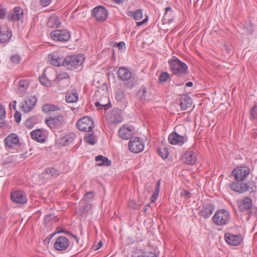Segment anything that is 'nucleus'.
Here are the masks:
<instances>
[{"label":"nucleus","mask_w":257,"mask_h":257,"mask_svg":"<svg viewBox=\"0 0 257 257\" xmlns=\"http://www.w3.org/2000/svg\"><path fill=\"white\" fill-rule=\"evenodd\" d=\"M251 173L249 167L241 166L234 169L231 175L234 178L235 182L230 184V188L236 192L244 193L249 191L250 194L254 193L257 190L255 183L254 181L244 182Z\"/></svg>","instance_id":"f257e3e1"},{"label":"nucleus","mask_w":257,"mask_h":257,"mask_svg":"<svg viewBox=\"0 0 257 257\" xmlns=\"http://www.w3.org/2000/svg\"><path fill=\"white\" fill-rule=\"evenodd\" d=\"M85 60L83 55H70L64 58L63 66L70 70H81Z\"/></svg>","instance_id":"f03ea898"},{"label":"nucleus","mask_w":257,"mask_h":257,"mask_svg":"<svg viewBox=\"0 0 257 257\" xmlns=\"http://www.w3.org/2000/svg\"><path fill=\"white\" fill-rule=\"evenodd\" d=\"M118 79L124 82V86L127 88H132L136 84V81L132 77V72L126 67H120L117 72Z\"/></svg>","instance_id":"7ed1b4c3"},{"label":"nucleus","mask_w":257,"mask_h":257,"mask_svg":"<svg viewBox=\"0 0 257 257\" xmlns=\"http://www.w3.org/2000/svg\"><path fill=\"white\" fill-rule=\"evenodd\" d=\"M231 216L229 211L225 209L217 210L212 217L213 222L219 226H224L230 221Z\"/></svg>","instance_id":"20e7f679"},{"label":"nucleus","mask_w":257,"mask_h":257,"mask_svg":"<svg viewBox=\"0 0 257 257\" xmlns=\"http://www.w3.org/2000/svg\"><path fill=\"white\" fill-rule=\"evenodd\" d=\"M168 63L173 74L181 76L187 73L188 67L187 65L178 59L170 60Z\"/></svg>","instance_id":"39448f33"},{"label":"nucleus","mask_w":257,"mask_h":257,"mask_svg":"<svg viewBox=\"0 0 257 257\" xmlns=\"http://www.w3.org/2000/svg\"><path fill=\"white\" fill-rule=\"evenodd\" d=\"M45 122L51 130H54L64 123V118L63 115L57 113L55 116H50L46 119Z\"/></svg>","instance_id":"423d86ee"},{"label":"nucleus","mask_w":257,"mask_h":257,"mask_svg":"<svg viewBox=\"0 0 257 257\" xmlns=\"http://www.w3.org/2000/svg\"><path fill=\"white\" fill-rule=\"evenodd\" d=\"M78 129L83 132H90L93 128L94 125L93 120L88 116H84L77 122Z\"/></svg>","instance_id":"0eeeda50"},{"label":"nucleus","mask_w":257,"mask_h":257,"mask_svg":"<svg viewBox=\"0 0 257 257\" xmlns=\"http://www.w3.org/2000/svg\"><path fill=\"white\" fill-rule=\"evenodd\" d=\"M50 36L53 40L63 42L68 41L70 38L69 32L65 29L54 30L51 32Z\"/></svg>","instance_id":"6e6552de"},{"label":"nucleus","mask_w":257,"mask_h":257,"mask_svg":"<svg viewBox=\"0 0 257 257\" xmlns=\"http://www.w3.org/2000/svg\"><path fill=\"white\" fill-rule=\"evenodd\" d=\"M106 119L110 124H117L121 122L123 120L121 110L118 108H114L109 111L106 114Z\"/></svg>","instance_id":"1a4fd4ad"},{"label":"nucleus","mask_w":257,"mask_h":257,"mask_svg":"<svg viewBox=\"0 0 257 257\" xmlns=\"http://www.w3.org/2000/svg\"><path fill=\"white\" fill-rule=\"evenodd\" d=\"M37 101V98L34 95L27 97L21 103V109L25 113L31 111L35 106Z\"/></svg>","instance_id":"9d476101"},{"label":"nucleus","mask_w":257,"mask_h":257,"mask_svg":"<svg viewBox=\"0 0 257 257\" xmlns=\"http://www.w3.org/2000/svg\"><path fill=\"white\" fill-rule=\"evenodd\" d=\"M128 148L130 151L134 153H139L143 151L145 148V144L142 139L135 138L129 141Z\"/></svg>","instance_id":"9b49d317"},{"label":"nucleus","mask_w":257,"mask_h":257,"mask_svg":"<svg viewBox=\"0 0 257 257\" xmlns=\"http://www.w3.org/2000/svg\"><path fill=\"white\" fill-rule=\"evenodd\" d=\"M198 151L195 149H190L182 156V160L187 165H193L197 160Z\"/></svg>","instance_id":"f8f14e48"},{"label":"nucleus","mask_w":257,"mask_h":257,"mask_svg":"<svg viewBox=\"0 0 257 257\" xmlns=\"http://www.w3.org/2000/svg\"><path fill=\"white\" fill-rule=\"evenodd\" d=\"M70 245L69 240L65 236L57 237L54 244V248L58 251L66 250Z\"/></svg>","instance_id":"ddd939ff"},{"label":"nucleus","mask_w":257,"mask_h":257,"mask_svg":"<svg viewBox=\"0 0 257 257\" xmlns=\"http://www.w3.org/2000/svg\"><path fill=\"white\" fill-rule=\"evenodd\" d=\"M63 56L57 52H54L48 56V61L52 65L57 67L63 66Z\"/></svg>","instance_id":"4468645a"},{"label":"nucleus","mask_w":257,"mask_h":257,"mask_svg":"<svg viewBox=\"0 0 257 257\" xmlns=\"http://www.w3.org/2000/svg\"><path fill=\"white\" fill-rule=\"evenodd\" d=\"M11 198L13 202L19 204H24L27 202L26 193L21 190H16L11 193Z\"/></svg>","instance_id":"2eb2a0df"},{"label":"nucleus","mask_w":257,"mask_h":257,"mask_svg":"<svg viewBox=\"0 0 257 257\" xmlns=\"http://www.w3.org/2000/svg\"><path fill=\"white\" fill-rule=\"evenodd\" d=\"M6 148H14L20 146L19 139L16 134H11L8 136L4 140Z\"/></svg>","instance_id":"dca6fc26"},{"label":"nucleus","mask_w":257,"mask_h":257,"mask_svg":"<svg viewBox=\"0 0 257 257\" xmlns=\"http://www.w3.org/2000/svg\"><path fill=\"white\" fill-rule=\"evenodd\" d=\"M92 14L97 21H103L107 18V11L104 7L98 6L93 9Z\"/></svg>","instance_id":"f3484780"},{"label":"nucleus","mask_w":257,"mask_h":257,"mask_svg":"<svg viewBox=\"0 0 257 257\" xmlns=\"http://www.w3.org/2000/svg\"><path fill=\"white\" fill-rule=\"evenodd\" d=\"M187 141V139L177 133H172L168 137V142L173 145L181 146Z\"/></svg>","instance_id":"a211bd4d"},{"label":"nucleus","mask_w":257,"mask_h":257,"mask_svg":"<svg viewBox=\"0 0 257 257\" xmlns=\"http://www.w3.org/2000/svg\"><path fill=\"white\" fill-rule=\"evenodd\" d=\"M239 210L243 212L249 210L252 208V201L249 197H246L242 199L239 200L237 202Z\"/></svg>","instance_id":"6ab92c4d"},{"label":"nucleus","mask_w":257,"mask_h":257,"mask_svg":"<svg viewBox=\"0 0 257 257\" xmlns=\"http://www.w3.org/2000/svg\"><path fill=\"white\" fill-rule=\"evenodd\" d=\"M224 238L228 244L233 246L238 245L242 241V236L240 234L234 235L230 233H225Z\"/></svg>","instance_id":"aec40b11"},{"label":"nucleus","mask_w":257,"mask_h":257,"mask_svg":"<svg viewBox=\"0 0 257 257\" xmlns=\"http://www.w3.org/2000/svg\"><path fill=\"white\" fill-rule=\"evenodd\" d=\"M12 37V32L7 26L0 27V43H5L9 41Z\"/></svg>","instance_id":"412c9836"},{"label":"nucleus","mask_w":257,"mask_h":257,"mask_svg":"<svg viewBox=\"0 0 257 257\" xmlns=\"http://www.w3.org/2000/svg\"><path fill=\"white\" fill-rule=\"evenodd\" d=\"M214 209L215 206L213 204L210 203L205 204L200 209L199 215L208 218L212 214Z\"/></svg>","instance_id":"4be33fe9"},{"label":"nucleus","mask_w":257,"mask_h":257,"mask_svg":"<svg viewBox=\"0 0 257 257\" xmlns=\"http://www.w3.org/2000/svg\"><path fill=\"white\" fill-rule=\"evenodd\" d=\"M23 17V11L20 7H15L13 12L8 15V19L11 21H19Z\"/></svg>","instance_id":"5701e85b"},{"label":"nucleus","mask_w":257,"mask_h":257,"mask_svg":"<svg viewBox=\"0 0 257 257\" xmlns=\"http://www.w3.org/2000/svg\"><path fill=\"white\" fill-rule=\"evenodd\" d=\"M133 130L130 127L122 125L118 131V134L123 139L129 140L133 135Z\"/></svg>","instance_id":"b1692460"},{"label":"nucleus","mask_w":257,"mask_h":257,"mask_svg":"<svg viewBox=\"0 0 257 257\" xmlns=\"http://www.w3.org/2000/svg\"><path fill=\"white\" fill-rule=\"evenodd\" d=\"M75 135L73 133L67 134L60 138L57 143L60 147L67 146L73 141Z\"/></svg>","instance_id":"393cba45"},{"label":"nucleus","mask_w":257,"mask_h":257,"mask_svg":"<svg viewBox=\"0 0 257 257\" xmlns=\"http://www.w3.org/2000/svg\"><path fill=\"white\" fill-rule=\"evenodd\" d=\"M115 98L117 101L125 104L127 100L124 89L121 88L117 89L115 92Z\"/></svg>","instance_id":"a878e982"},{"label":"nucleus","mask_w":257,"mask_h":257,"mask_svg":"<svg viewBox=\"0 0 257 257\" xmlns=\"http://www.w3.org/2000/svg\"><path fill=\"white\" fill-rule=\"evenodd\" d=\"M78 100V95L76 89L68 91L65 95V100L67 103L76 102Z\"/></svg>","instance_id":"bb28decb"},{"label":"nucleus","mask_w":257,"mask_h":257,"mask_svg":"<svg viewBox=\"0 0 257 257\" xmlns=\"http://www.w3.org/2000/svg\"><path fill=\"white\" fill-rule=\"evenodd\" d=\"M191 104L192 99L190 97L186 95L181 97L180 105L182 110H186L191 106Z\"/></svg>","instance_id":"cd10ccee"},{"label":"nucleus","mask_w":257,"mask_h":257,"mask_svg":"<svg viewBox=\"0 0 257 257\" xmlns=\"http://www.w3.org/2000/svg\"><path fill=\"white\" fill-rule=\"evenodd\" d=\"M31 137L33 139L40 143L45 142V136L43 132L40 130H36L33 131L31 133Z\"/></svg>","instance_id":"c85d7f7f"},{"label":"nucleus","mask_w":257,"mask_h":257,"mask_svg":"<svg viewBox=\"0 0 257 257\" xmlns=\"http://www.w3.org/2000/svg\"><path fill=\"white\" fill-rule=\"evenodd\" d=\"M61 21L58 17L56 16H51L49 19L47 26L48 27L51 28H57L61 25Z\"/></svg>","instance_id":"c756f323"},{"label":"nucleus","mask_w":257,"mask_h":257,"mask_svg":"<svg viewBox=\"0 0 257 257\" xmlns=\"http://www.w3.org/2000/svg\"><path fill=\"white\" fill-rule=\"evenodd\" d=\"M95 160L98 162L97 165L99 166H109L111 165V161L107 157L102 155L97 156Z\"/></svg>","instance_id":"7c9ffc66"},{"label":"nucleus","mask_w":257,"mask_h":257,"mask_svg":"<svg viewBox=\"0 0 257 257\" xmlns=\"http://www.w3.org/2000/svg\"><path fill=\"white\" fill-rule=\"evenodd\" d=\"M70 79V76L69 74L66 71H60V72L57 73L56 76L54 80V81L55 83H59L62 80H69Z\"/></svg>","instance_id":"2f4dec72"},{"label":"nucleus","mask_w":257,"mask_h":257,"mask_svg":"<svg viewBox=\"0 0 257 257\" xmlns=\"http://www.w3.org/2000/svg\"><path fill=\"white\" fill-rule=\"evenodd\" d=\"M103 99L106 101V103H105L104 101L101 99L100 101H97L95 103L96 106H100V108H103L104 109H107L110 107V101L108 97L103 96Z\"/></svg>","instance_id":"473e14b6"},{"label":"nucleus","mask_w":257,"mask_h":257,"mask_svg":"<svg viewBox=\"0 0 257 257\" xmlns=\"http://www.w3.org/2000/svg\"><path fill=\"white\" fill-rule=\"evenodd\" d=\"M42 110L45 113H50L53 111H58L60 110V108L53 104H46L43 106Z\"/></svg>","instance_id":"72a5a7b5"},{"label":"nucleus","mask_w":257,"mask_h":257,"mask_svg":"<svg viewBox=\"0 0 257 257\" xmlns=\"http://www.w3.org/2000/svg\"><path fill=\"white\" fill-rule=\"evenodd\" d=\"M160 184L161 181L160 180H159L156 183V186L155 189V191L151 197V200L152 203H155L157 200L160 190Z\"/></svg>","instance_id":"f704fd0d"},{"label":"nucleus","mask_w":257,"mask_h":257,"mask_svg":"<svg viewBox=\"0 0 257 257\" xmlns=\"http://www.w3.org/2000/svg\"><path fill=\"white\" fill-rule=\"evenodd\" d=\"M128 15L133 17L136 20H141L143 18V12L142 10L138 9L136 12H129Z\"/></svg>","instance_id":"c9c22d12"},{"label":"nucleus","mask_w":257,"mask_h":257,"mask_svg":"<svg viewBox=\"0 0 257 257\" xmlns=\"http://www.w3.org/2000/svg\"><path fill=\"white\" fill-rule=\"evenodd\" d=\"M138 96L142 100H145L149 97V93L146 87L142 86L138 92Z\"/></svg>","instance_id":"e433bc0d"},{"label":"nucleus","mask_w":257,"mask_h":257,"mask_svg":"<svg viewBox=\"0 0 257 257\" xmlns=\"http://www.w3.org/2000/svg\"><path fill=\"white\" fill-rule=\"evenodd\" d=\"M30 84V81L29 79H22L19 81V87L20 91L22 92L25 91L28 87Z\"/></svg>","instance_id":"4c0bfd02"},{"label":"nucleus","mask_w":257,"mask_h":257,"mask_svg":"<svg viewBox=\"0 0 257 257\" xmlns=\"http://www.w3.org/2000/svg\"><path fill=\"white\" fill-rule=\"evenodd\" d=\"M243 29L247 34H251L254 31L252 24L249 22H246L243 25Z\"/></svg>","instance_id":"58836bf2"},{"label":"nucleus","mask_w":257,"mask_h":257,"mask_svg":"<svg viewBox=\"0 0 257 257\" xmlns=\"http://www.w3.org/2000/svg\"><path fill=\"white\" fill-rule=\"evenodd\" d=\"M159 155L163 159H166L168 157L169 151L168 148L166 147L159 148L158 149Z\"/></svg>","instance_id":"ea45409f"},{"label":"nucleus","mask_w":257,"mask_h":257,"mask_svg":"<svg viewBox=\"0 0 257 257\" xmlns=\"http://www.w3.org/2000/svg\"><path fill=\"white\" fill-rule=\"evenodd\" d=\"M85 139L86 142L90 145H94L96 143L93 133L86 134L85 137Z\"/></svg>","instance_id":"a19ab883"},{"label":"nucleus","mask_w":257,"mask_h":257,"mask_svg":"<svg viewBox=\"0 0 257 257\" xmlns=\"http://www.w3.org/2000/svg\"><path fill=\"white\" fill-rule=\"evenodd\" d=\"M46 172L48 174H50L53 177H57L60 174L59 171L54 168H47L46 169Z\"/></svg>","instance_id":"79ce46f5"},{"label":"nucleus","mask_w":257,"mask_h":257,"mask_svg":"<svg viewBox=\"0 0 257 257\" xmlns=\"http://www.w3.org/2000/svg\"><path fill=\"white\" fill-rule=\"evenodd\" d=\"M169 77V75L167 72H163L161 73L159 76V82L160 83H164L166 82Z\"/></svg>","instance_id":"37998d69"},{"label":"nucleus","mask_w":257,"mask_h":257,"mask_svg":"<svg viewBox=\"0 0 257 257\" xmlns=\"http://www.w3.org/2000/svg\"><path fill=\"white\" fill-rule=\"evenodd\" d=\"M250 116L251 119H257V105H255L250 110Z\"/></svg>","instance_id":"c03bdc74"},{"label":"nucleus","mask_w":257,"mask_h":257,"mask_svg":"<svg viewBox=\"0 0 257 257\" xmlns=\"http://www.w3.org/2000/svg\"><path fill=\"white\" fill-rule=\"evenodd\" d=\"M11 62L14 64H19L21 61L20 56L18 54L12 55L10 58Z\"/></svg>","instance_id":"a18cd8bd"},{"label":"nucleus","mask_w":257,"mask_h":257,"mask_svg":"<svg viewBox=\"0 0 257 257\" xmlns=\"http://www.w3.org/2000/svg\"><path fill=\"white\" fill-rule=\"evenodd\" d=\"M180 195L181 197H184L185 198L187 199L190 198L192 196L191 193L186 190H183L181 192Z\"/></svg>","instance_id":"49530a36"},{"label":"nucleus","mask_w":257,"mask_h":257,"mask_svg":"<svg viewBox=\"0 0 257 257\" xmlns=\"http://www.w3.org/2000/svg\"><path fill=\"white\" fill-rule=\"evenodd\" d=\"M93 197L94 193L91 191L87 192L84 195L85 199L88 201L92 200Z\"/></svg>","instance_id":"de8ad7c7"},{"label":"nucleus","mask_w":257,"mask_h":257,"mask_svg":"<svg viewBox=\"0 0 257 257\" xmlns=\"http://www.w3.org/2000/svg\"><path fill=\"white\" fill-rule=\"evenodd\" d=\"M34 125V123L33 121L32 118H29L25 122L26 126L29 129L32 128L33 127Z\"/></svg>","instance_id":"09e8293b"},{"label":"nucleus","mask_w":257,"mask_h":257,"mask_svg":"<svg viewBox=\"0 0 257 257\" xmlns=\"http://www.w3.org/2000/svg\"><path fill=\"white\" fill-rule=\"evenodd\" d=\"M6 117V110L5 107L0 104V120L4 119Z\"/></svg>","instance_id":"8fccbe9b"},{"label":"nucleus","mask_w":257,"mask_h":257,"mask_svg":"<svg viewBox=\"0 0 257 257\" xmlns=\"http://www.w3.org/2000/svg\"><path fill=\"white\" fill-rule=\"evenodd\" d=\"M14 117L15 118L16 121L17 123H19L21 121L22 115L20 112L19 111H16L14 114Z\"/></svg>","instance_id":"3c124183"},{"label":"nucleus","mask_w":257,"mask_h":257,"mask_svg":"<svg viewBox=\"0 0 257 257\" xmlns=\"http://www.w3.org/2000/svg\"><path fill=\"white\" fill-rule=\"evenodd\" d=\"M128 206L133 209H136L137 207V205L135 202V201L133 200H129L128 202Z\"/></svg>","instance_id":"603ef678"},{"label":"nucleus","mask_w":257,"mask_h":257,"mask_svg":"<svg viewBox=\"0 0 257 257\" xmlns=\"http://www.w3.org/2000/svg\"><path fill=\"white\" fill-rule=\"evenodd\" d=\"M39 81L40 83L44 85H47L48 84V80L45 77H39Z\"/></svg>","instance_id":"864d4df0"},{"label":"nucleus","mask_w":257,"mask_h":257,"mask_svg":"<svg viewBox=\"0 0 257 257\" xmlns=\"http://www.w3.org/2000/svg\"><path fill=\"white\" fill-rule=\"evenodd\" d=\"M41 4L43 7H47L50 5L51 0H40Z\"/></svg>","instance_id":"5fc2aeb1"},{"label":"nucleus","mask_w":257,"mask_h":257,"mask_svg":"<svg viewBox=\"0 0 257 257\" xmlns=\"http://www.w3.org/2000/svg\"><path fill=\"white\" fill-rule=\"evenodd\" d=\"M102 242L100 241L97 244L94 245L93 248L94 250H97L102 246Z\"/></svg>","instance_id":"6e6d98bb"},{"label":"nucleus","mask_w":257,"mask_h":257,"mask_svg":"<svg viewBox=\"0 0 257 257\" xmlns=\"http://www.w3.org/2000/svg\"><path fill=\"white\" fill-rule=\"evenodd\" d=\"M56 232L57 233H62L64 232L65 233H70L69 232H66L64 230L63 227L61 226L58 227L56 229Z\"/></svg>","instance_id":"4d7b16f0"},{"label":"nucleus","mask_w":257,"mask_h":257,"mask_svg":"<svg viewBox=\"0 0 257 257\" xmlns=\"http://www.w3.org/2000/svg\"><path fill=\"white\" fill-rule=\"evenodd\" d=\"M172 10L171 7H167L165 9V15L164 16V19H167L166 17L167 16V14L169 12H172Z\"/></svg>","instance_id":"13d9d810"},{"label":"nucleus","mask_w":257,"mask_h":257,"mask_svg":"<svg viewBox=\"0 0 257 257\" xmlns=\"http://www.w3.org/2000/svg\"><path fill=\"white\" fill-rule=\"evenodd\" d=\"M16 104H17V102L16 101H13V102H11L10 103V108L11 109H16Z\"/></svg>","instance_id":"bf43d9fd"},{"label":"nucleus","mask_w":257,"mask_h":257,"mask_svg":"<svg viewBox=\"0 0 257 257\" xmlns=\"http://www.w3.org/2000/svg\"><path fill=\"white\" fill-rule=\"evenodd\" d=\"M148 16H146V17L143 21H142L141 22H137V26H140L144 25L145 23H146L148 21Z\"/></svg>","instance_id":"052dcab7"},{"label":"nucleus","mask_w":257,"mask_h":257,"mask_svg":"<svg viewBox=\"0 0 257 257\" xmlns=\"http://www.w3.org/2000/svg\"><path fill=\"white\" fill-rule=\"evenodd\" d=\"M117 46L119 49H123L125 48V43L123 42H120L117 44Z\"/></svg>","instance_id":"680f3d73"},{"label":"nucleus","mask_w":257,"mask_h":257,"mask_svg":"<svg viewBox=\"0 0 257 257\" xmlns=\"http://www.w3.org/2000/svg\"><path fill=\"white\" fill-rule=\"evenodd\" d=\"M53 216H54L53 214H49V215H47L45 218V222L49 221L50 220L52 219V217Z\"/></svg>","instance_id":"e2e57ef3"},{"label":"nucleus","mask_w":257,"mask_h":257,"mask_svg":"<svg viewBox=\"0 0 257 257\" xmlns=\"http://www.w3.org/2000/svg\"><path fill=\"white\" fill-rule=\"evenodd\" d=\"M72 236H73V237L74 238V239L77 242H78V241H79V238L78 236H77L76 235H74V234H72Z\"/></svg>","instance_id":"0e129e2a"},{"label":"nucleus","mask_w":257,"mask_h":257,"mask_svg":"<svg viewBox=\"0 0 257 257\" xmlns=\"http://www.w3.org/2000/svg\"><path fill=\"white\" fill-rule=\"evenodd\" d=\"M124 0H114V2L116 4H120L122 3Z\"/></svg>","instance_id":"69168bd1"},{"label":"nucleus","mask_w":257,"mask_h":257,"mask_svg":"<svg viewBox=\"0 0 257 257\" xmlns=\"http://www.w3.org/2000/svg\"><path fill=\"white\" fill-rule=\"evenodd\" d=\"M186 85L188 87H191L193 86V82H188L186 83Z\"/></svg>","instance_id":"338daca9"},{"label":"nucleus","mask_w":257,"mask_h":257,"mask_svg":"<svg viewBox=\"0 0 257 257\" xmlns=\"http://www.w3.org/2000/svg\"><path fill=\"white\" fill-rule=\"evenodd\" d=\"M4 122H0V127H3L4 125Z\"/></svg>","instance_id":"774afa93"}]
</instances>
